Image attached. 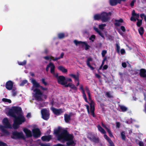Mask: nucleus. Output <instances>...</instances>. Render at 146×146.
<instances>
[{
  "instance_id": "obj_1",
  "label": "nucleus",
  "mask_w": 146,
  "mask_h": 146,
  "mask_svg": "<svg viewBox=\"0 0 146 146\" xmlns=\"http://www.w3.org/2000/svg\"><path fill=\"white\" fill-rule=\"evenodd\" d=\"M54 134L57 137L58 140L62 142L67 141L66 144L68 145H72L74 143L73 135L69 134L66 130L60 127L54 129Z\"/></svg>"
},
{
  "instance_id": "obj_2",
  "label": "nucleus",
  "mask_w": 146,
  "mask_h": 146,
  "mask_svg": "<svg viewBox=\"0 0 146 146\" xmlns=\"http://www.w3.org/2000/svg\"><path fill=\"white\" fill-rule=\"evenodd\" d=\"M8 115L13 117L15 119L13 127L15 129L17 128L19 125L21 124L25 121V119L23 115L21 109L20 108L15 107L13 110L10 111Z\"/></svg>"
},
{
  "instance_id": "obj_3",
  "label": "nucleus",
  "mask_w": 146,
  "mask_h": 146,
  "mask_svg": "<svg viewBox=\"0 0 146 146\" xmlns=\"http://www.w3.org/2000/svg\"><path fill=\"white\" fill-rule=\"evenodd\" d=\"M31 81L33 84L31 90L35 92L34 96L36 99L38 101H41L43 100V98L46 99L47 98V96L46 94H43L39 89L37 88L34 89L35 87L36 88L40 87V85L39 83L37 82L35 80L33 79L31 80Z\"/></svg>"
},
{
  "instance_id": "obj_4",
  "label": "nucleus",
  "mask_w": 146,
  "mask_h": 146,
  "mask_svg": "<svg viewBox=\"0 0 146 146\" xmlns=\"http://www.w3.org/2000/svg\"><path fill=\"white\" fill-rule=\"evenodd\" d=\"M85 91L87 93L88 97L89 100L90 102V112L89 111V107L88 106L86 105V106L88 112V114H90V113L91 115H92L93 117L95 116V115L94 113V102L91 100V97L90 91L89 90L88 88L87 87H86L85 88Z\"/></svg>"
},
{
  "instance_id": "obj_5",
  "label": "nucleus",
  "mask_w": 146,
  "mask_h": 146,
  "mask_svg": "<svg viewBox=\"0 0 146 146\" xmlns=\"http://www.w3.org/2000/svg\"><path fill=\"white\" fill-rule=\"evenodd\" d=\"M111 15V13L109 12L108 13L103 12L101 13V20L103 22L108 21L110 19V16Z\"/></svg>"
},
{
  "instance_id": "obj_6",
  "label": "nucleus",
  "mask_w": 146,
  "mask_h": 146,
  "mask_svg": "<svg viewBox=\"0 0 146 146\" xmlns=\"http://www.w3.org/2000/svg\"><path fill=\"white\" fill-rule=\"evenodd\" d=\"M50 67V72L51 73H52L54 77H56L57 79V78L59 76H58V74L55 73V66L54 64L51 62L46 67V70L47 71H48L49 68Z\"/></svg>"
},
{
  "instance_id": "obj_7",
  "label": "nucleus",
  "mask_w": 146,
  "mask_h": 146,
  "mask_svg": "<svg viewBox=\"0 0 146 146\" xmlns=\"http://www.w3.org/2000/svg\"><path fill=\"white\" fill-rule=\"evenodd\" d=\"M41 113L43 119L46 120L49 118V114L48 110L43 109L41 110Z\"/></svg>"
},
{
  "instance_id": "obj_8",
  "label": "nucleus",
  "mask_w": 146,
  "mask_h": 146,
  "mask_svg": "<svg viewBox=\"0 0 146 146\" xmlns=\"http://www.w3.org/2000/svg\"><path fill=\"white\" fill-rule=\"evenodd\" d=\"M87 137L90 140L94 142L98 143L99 141L98 138L96 137L94 134L92 133H88Z\"/></svg>"
},
{
  "instance_id": "obj_9",
  "label": "nucleus",
  "mask_w": 146,
  "mask_h": 146,
  "mask_svg": "<svg viewBox=\"0 0 146 146\" xmlns=\"http://www.w3.org/2000/svg\"><path fill=\"white\" fill-rule=\"evenodd\" d=\"M57 80L59 84L64 85L67 84V82L65 81V78L62 76H59L57 78Z\"/></svg>"
},
{
  "instance_id": "obj_10",
  "label": "nucleus",
  "mask_w": 146,
  "mask_h": 146,
  "mask_svg": "<svg viewBox=\"0 0 146 146\" xmlns=\"http://www.w3.org/2000/svg\"><path fill=\"white\" fill-rule=\"evenodd\" d=\"M33 136L35 137H38L40 135L39 130L38 128H35L32 130Z\"/></svg>"
},
{
  "instance_id": "obj_11",
  "label": "nucleus",
  "mask_w": 146,
  "mask_h": 146,
  "mask_svg": "<svg viewBox=\"0 0 146 146\" xmlns=\"http://www.w3.org/2000/svg\"><path fill=\"white\" fill-rule=\"evenodd\" d=\"M51 109L53 113L57 115H59L64 111V110L62 109H57L54 108H52Z\"/></svg>"
},
{
  "instance_id": "obj_12",
  "label": "nucleus",
  "mask_w": 146,
  "mask_h": 146,
  "mask_svg": "<svg viewBox=\"0 0 146 146\" xmlns=\"http://www.w3.org/2000/svg\"><path fill=\"white\" fill-rule=\"evenodd\" d=\"M2 122L5 127L8 128H11V125L9 122L7 118H4L2 121Z\"/></svg>"
},
{
  "instance_id": "obj_13",
  "label": "nucleus",
  "mask_w": 146,
  "mask_h": 146,
  "mask_svg": "<svg viewBox=\"0 0 146 146\" xmlns=\"http://www.w3.org/2000/svg\"><path fill=\"white\" fill-rule=\"evenodd\" d=\"M126 0H110V3L111 5L114 6L118 3H120L122 1H125Z\"/></svg>"
},
{
  "instance_id": "obj_14",
  "label": "nucleus",
  "mask_w": 146,
  "mask_h": 146,
  "mask_svg": "<svg viewBox=\"0 0 146 146\" xmlns=\"http://www.w3.org/2000/svg\"><path fill=\"white\" fill-rule=\"evenodd\" d=\"M23 131L27 137H31L32 136V134L31 131L27 128H24Z\"/></svg>"
},
{
  "instance_id": "obj_15",
  "label": "nucleus",
  "mask_w": 146,
  "mask_h": 146,
  "mask_svg": "<svg viewBox=\"0 0 146 146\" xmlns=\"http://www.w3.org/2000/svg\"><path fill=\"white\" fill-rule=\"evenodd\" d=\"M80 89L82 91V95H83V98H84L85 101L86 102H88V101L87 100V97H86V94L84 92V91L83 89V85L82 84H80Z\"/></svg>"
},
{
  "instance_id": "obj_16",
  "label": "nucleus",
  "mask_w": 146,
  "mask_h": 146,
  "mask_svg": "<svg viewBox=\"0 0 146 146\" xmlns=\"http://www.w3.org/2000/svg\"><path fill=\"white\" fill-rule=\"evenodd\" d=\"M13 86V83L11 81H8L6 84V87L7 89L9 90L12 89Z\"/></svg>"
},
{
  "instance_id": "obj_17",
  "label": "nucleus",
  "mask_w": 146,
  "mask_h": 146,
  "mask_svg": "<svg viewBox=\"0 0 146 146\" xmlns=\"http://www.w3.org/2000/svg\"><path fill=\"white\" fill-rule=\"evenodd\" d=\"M13 135L16 138H23L24 135L22 132H15L13 133Z\"/></svg>"
},
{
  "instance_id": "obj_18",
  "label": "nucleus",
  "mask_w": 146,
  "mask_h": 146,
  "mask_svg": "<svg viewBox=\"0 0 146 146\" xmlns=\"http://www.w3.org/2000/svg\"><path fill=\"white\" fill-rule=\"evenodd\" d=\"M51 138L52 136L50 135L43 136L41 137V139L42 141H49Z\"/></svg>"
},
{
  "instance_id": "obj_19",
  "label": "nucleus",
  "mask_w": 146,
  "mask_h": 146,
  "mask_svg": "<svg viewBox=\"0 0 146 146\" xmlns=\"http://www.w3.org/2000/svg\"><path fill=\"white\" fill-rule=\"evenodd\" d=\"M104 138L106 139L109 142L110 145V146H114L113 142L107 135L104 134Z\"/></svg>"
},
{
  "instance_id": "obj_20",
  "label": "nucleus",
  "mask_w": 146,
  "mask_h": 146,
  "mask_svg": "<svg viewBox=\"0 0 146 146\" xmlns=\"http://www.w3.org/2000/svg\"><path fill=\"white\" fill-rule=\"evenodd\" d=\"M140 75L141 76L146 78V70L144 69H141L140 70Z\"/></svg>"
},
{
  "instance_id": "obj_21",
  "label": "nucleus",
  "mask_w": 146,
  "mask_h": 146,
  "mask_svg": "<svg viewBox=\"0 0 146 146\" xmlns=\"http://www.w3.org/2000/svg\"><path fill=\"white\" fill-rule=\"evenodd\" d=\"M123 22V21L122 19H120L119 20H115V25L116 26H120Z\"/></svg>"
},
{
  "instance_id": "obj_22",
  "label": "nucleus",
  "mask_w": 146,
  "mask_h": 146,
  "mask_svg": "<svg viewBox=\"0 0 146 146\" xmlns=\"http://www.w3.org/2000/svg\"><path fill=\"white\" fill-rule=\"evenodd\" d=\"M102 125L107 130L108 132V133L109 134V136L110 137H113V135L112 134V133L111 132L110 130L105 125H104L103 123H102Z\"/></svg>"
},
{
  "instance_id": "obj_23",
  "label": "nucleus",
  "mask_w": 146,
  "mask_h": 146,
  "mask_svg": "<svg viewBox=\"0 0 146 146\" xmlns=\"http://www.w3.org/2000/svg\"><path fill=\"white\" fill-rule=\"evenodd\" d=\"M69 76L72 77L75 80V82L79 80V76L78 75H75L73 74H70Z\"/></svg>"
},
{
  "instance_id": "obj_24",
  "label": "nucleus",
  "mask_w": 146,
  "mask_h": 146,
  "mask_svg": "<svg viewBox=\"0 0 146 146\" xmlns=\"http://www.w3.org/2000/svg\"><path fill=\"white\" fill-rule=\"evenodd\" d=\"M64 117L65 121L67 123L69 122L70 119V116L69 115L65 114Z\"/></svg>"
},
{
  "instance_id": "obj_25",
  "label": "nucleus",
  "mask_w": 146,
  "mask_h": 146,
  "mask_svg": "<svg viewBox=\"0 0 146 146\" xmlns=\"http://www.w3.org/2000/svg\"><path fill=\"white\" fill-rule=\"evenodd\" d=\"M58 70L61 71L63 73L67 72V70L62 66H58Z\"/></svg>"
},
{
  "instance_id": "obj_26",
  "label": "nucleus",
  "mask_w": 146,
  "mask_h": 146,
  "mask_svg": "<svg viewBox=\"0 0 146 146\" xmlns=\"http://www.w3.org/2000/svg\"><path fill=\"white\" fill-rule=\"evenodd\" d=\"M94 29L95 31L97 32L102 37L104 38V36L103 35L98 28L96 27H94Z\"/></svg>"
},
{
  "instance_id": "obj_27",
  "label": "nucleus",
  "mask_w": 146,
  "mask_h": 146,
  "mask_svg": "<svg viewBox=\"0 0 146 146\" xmlns=\"http://www.w3.org/2000/svg\"><path fill=\"white\" fill-rule=\"evenodd\" d=\"M97 127L98 130L102 133L103 134H105L106 132L99 125L97 126Z\"/></svg>"
},
{
  "instance_id": "obj_28",
  "label": "nucleus",
  "mask_w": 146,
  "mask_h": 146,
  "mask_svg": "<svg viewBox=\"0 0 146 146\" xmlns=\"http://www.w3.org/2000/svg\"><path fill=\"white\" fill-rule=\"evenodd\" d=\"M82 46L85 47V50H87L89 49L90 46L87 43L85 42H83Z\"/></svg>"
},
{
  "instance_id": "obj_29",
  "label": "nucleus",
  "mask_w": 146,
  "mask_h": 146,
  "mask_svg": "<svg viewBox=\"0 0 146 146\" xmlns=\"http://www.w3.org/2000/svg\"><path fill=\"white\" fill-rule=\"evenodd\" d=\"M94 19L95 20H99L101 19V14H96L94 16Z\"/></svg>"
},
{
  "instance_id": "obj_30",
  "label": "nucleus",
  "mask_w": 146,
  "mask_h": 146,
  "mask_svg": "<svg viewBox=\"0 0 146 146\" xmlns=\"http://www.w3.org/2000/svg\"><path fill=\"white\" fill-rule=\"evenodd\" d=\"M74 42L76 46L79 45L80 46H82L83 42L81 41H78L76 40H74Z\"/></svg>"
},
{
  "instance_id": "obj_31",
  "label": "nucleus",
  "mask_w": 146,
  "mask_h": 146,
  "mask_svg": "<svg viewBox=\"0 0 146 146\" xmlns=\"http://www.w3.org/2000/svg\"><path fill=\"white\" fill-rule=\"evenodd\" d=\"M39 88L41 89V90H43V91H46V93L45 94H44L43 93V92H41L43 94H46V95H47V93H48V92L47 88H46L42 86H40ZM46 96H47V95H46Z\"/></svg>"
},
{
  "instance_id": "obj_32",
  "label": "nucleus",
  "mask_w": 146,
  "mask_h": 146,
  "mask_svg": "<svg viewBox=\"0 0 146 146\" xmlns=\"http://www.w3.org/2000/svg\"><path fill=\"white\" fill-rule=\"evenodd\" d=\"M69 87H70L71 88L75 90H77V88L75 86L74 84L71 83H69Z\"/></svg>"
},
{
  "instance_id": "obj_33",
  "label": "nucleus",
  "mask_w": 146,
  "mask_h": 146,
  "mask_svg": "<svg viewBox=\"0 0 146 146\" xmlns=\"http://www.w3.org/2000/svg\"><path fill=\"white\" fill-rule=\"evenodd\" d=\"M138 31L139 33L141 35H142L144 32V30L143 28L142 27H140L138 29Z\"/></svg>"
},
{
  "instance_id": "obj_34",
  "label": "nucleus",
  "mask_w": 146,
  "mask_h": 146,
  "mask_svg": "<svg viewBox=\"0 0 146 146\" xmlns=\"http://www.w3.org/2000/svg\"><path fill=\"white\" fill-rule=\"evenodd\" d=\"M4 127L1 125H0V129H1L2 131L5 133L7 134H9V132L6 130H4Z\"/></svg>"
},
{
  "instance_id": "obj_35",
  "label": "nucleus",
  "mask_w": 146,
  "mask_h": 146,
  "mask_svg": "<svg viewBox=\"0 0 146 146\" xmlns=\"http://www.w3.org/2000/svg\"><path fill=\"white\" fill-rule=\"evenodd\" d=\"M139 14H137L135 15L134 16V18L135 19V20H131V21H135L136 20H138V19L139 17Z\"/></svg>"
},
{
  "instance_id": "obj_36",
  "label": "nucleus",
  "mask_w": 146,
  "mask_h": 146,
  "mask_svg": "<svg viewBox=\"0 0 146 146\" xmlns=\"http://www.w3.org/2000/svg\"><path fill=\"white\" fill-rule=\"evenodd\" d=\"M106 26V25L105 24H101L99 25V28L103 30L104 29V27Z\"/></svg>"
},
{
  "instance_id": "obj_37",
  "label": "nucleus",
  "mask_w": 146,
  "mask_h": 146,
  "mask_svg": "<svg viewBox=\"0 0 146 146\" xmlns=\"http://www.w3.org/2000/svg\"><path fill=\"white\" fill-rule=\"evenodd\" d=\"M2 101L4 102H7L9 103H11V102L10 100L6 98H3Z\"/></svg>"
},
{
  "instance_id": "obj_38",
  "label": "nucleus",
  "mask_w": 146,
  "mask_h": 146,
  "mask_svg": "<svg viewBox=\"0 0 146 146\" xmlns=\"http://www.w3.org/2000/svg\"><path fill=\"white\" fill-rule=\"evenodd\" d=\"M12 95L13 96H14L16 95L17 92L16 89H13L12 91Z\"/></svg>"
},
{
  "instance_id": "obj_39",
  "label": "nucleus",
  "mask_w": 146,
  "mask_h": 146,
  "mask_svg": "<svg viewBox=\"0 0 146 146\" xmlns=\"http://www.w3.org/2000/svg\"><path fill=\"white\" fill-rule=\"evenodd\" d=\"M44 58L46 60H53V59H54L53 57H51L50 56H47L44 57Z\"/></svg>"
},
{
  "instance_id": "obj_40",
  "label": "nucleus",
  "mask_w": 146,
  "mask_h": 146,
  "mask_svg": "<svg viewBox=\"0 0 146 146\" xmlns=\"http://www.w3.org/2000/svg\"><path fill=\"white\" fill-rule=\"evenodd\" d=\"M120 107L123 111H125L127 110V108L123 106H120Z\"/></svg>"
},
{
  "instance_id": "obj_41",
  "label": "nucleus",
  "mask_w": 146,
  "mask_h": 146,
  "mask_svg": "<svg viewBox=\"0 0 146 146\" xmlns=\"http://www.w3.org/2000/svg\"><path fill=\"white\" fill-rule=\"evenodd\" d=\"M121 135L122 139L124 140L125 139V133L123 131L121 133Z\"/></svg>"
},
{
  "instance_id": "obj_42",
  "label": "nucleus",
  "mask_w": 146,
  "mask_h": 146,
  "mask_svg": "<svg viewBox=\"0 0 146 146\" xmlns=\"http://www.w3.org/2000/svg\"><path fill=\"white\" fill-rule=\"evenodd\" d=\"M136 13L135 12V10H133L132 12V16L131 17L130 19L131 20H135V19L134 18V16L135 15Z\"/></svg>"
},
{
  "instance_id": "obj_43",
  "label": "nucleus",
  "mask_w": 146,
  "mask_h": 146,
  "mask_svg": "<svg viewBox=\"0 0 146 146\" xmlns=\"http://www.w3.org/2000/svg\"><path fill=\"white\" fill-rule=\"evenodd\" d=\"M26 61L24 60L23 62H18V64L20 65H23L26 64Z\"/></svg>"
},
{
  "instance_id": "obj_44",
  "label": "nucleus",
  "mask_w": 146,
  "mask_h": 146,
  "mask_svg": "<svg viewBox=\"0 0 146 146\" xmlns=\"http://www.w3.org/2000/svg\"><path fill=\"white\" fill-rule=\"evenodd\" d=\"M65 36L64 34L62 33H59L58 34V37L59 38H62Z\"/></svg>"
},
{
  "instance_id": "obj_45",
  "label": "nucleus",
  "mask_w": 146,
  "mask_h": 146,
  "mask_svg": "<svg viewBox=\"0 0 146 146\" xmlns=\"http://www.w3.org/2000/svg\"><path fill=\"white\" fill-rule=\"evenodd\" d=\"M138 21L137 23V25L138 27H139L142 24V20H137Z\"/></svg>"
},
{
  "instance_id": "obj_46",
  "label": "nucleus",
  "mask_w": 146,
  "mask_h": 146,
  "mask_svg": "<svg viewBox=\"0 0 146 146\" xmlns=\"http://www.w3.org/2000/svg\"><path fill=\"white\" fill-rule=\"evenodd\" d=\"M64 54L63 53H62L60 56V57H57L55 58V59H53V60H58L60 58H62L64 56Z\"/></svg>"
},
{
  "instance_id": "obj_47",
  "label": "nucleus",
  "mask_w": 146,
  "mask_h": 146,
  "mask_svg": "<svg viewBox=\"0 0 146 146\" xmlns=\"http://www.w3.org/2000/svg\"><path fill=\"white\" fill-rule=\"evenodd\" d=\"M95 38V36L94 35H92L89 38L90 40H91L92 41H94Z\"/></svg>"
},
{
  "instance_id": "obj_48",
  "label": "nucleus",
  "mask_w": 146,
  "mask_h": 146,
  "mask_svg": "<svg viewBox=\"0 0 146 146\" xmlns=\"http://www.w3.org/2000/svg\"><path fill=\"white\" fill-rule=\"evenodd\" d=\"M116 46L117 48V50L118 52H119L120 50V47L119 44H116Z\"/></svg>"
},
{
  "instance_id": "obj_49",
  "label": "nucleus",
  "mask_w": 146,
  "mask_h": 146,
  "mask_svg": "<svg viewBox=\"0 0 146 146\" xmlns=\"http://www.w3.org/2000/svg\"><path fill=\"white\" fill-rule=\"evenodd\" d=\"M27 82V81L26 80H23L21 84H20V85L21 86H23L25 84H26Z\"/></svg>"
},
{
  "instance_id": "obj_50",
  "label": "nucleus",
  "mask_w": 146,
  "mask_h": 146,
  "mask_svg": "<svg viewBox=\"0 0 146 146\" xmlns=\"http://www.w3.org/2000/svg\"><path fill=\"white\" fill-rule=\"evenodd\" d=\"M41 82L42 83L45 85L46 86L47 85V83L45 81V79L44 78H42L41 79Z\"/></svg>"
},
{
  "instance_id": "obj_51",
  "label": "nucleus",
  "mask_w": 146,
  "mask_h": 146,
  "mask_svg": "<svg viewBox=\"0 0 146 146\" xmlns=\"http://www.w3.org/2000/svg\"><path fill=\"white\" fill-rule=\"evenodd\" d=\"M106 95L107 97L110 98H112V97L111 95L109 92H107L106 93Z\"/></svg>"
},
{
  "instance_id": "obj_52",
  "label": "nucleus",
  "mask_w": 146,
  "mask_h": 146,
  "mask_svg": "<svg viewBox=\"0 0 146 146\" xmlns=\"http://www.w3.org/2000/svg\"><path fill=\"white\" fill-rule=\"evenodd\" d=\"M107 53V51L106 50H103L102 52V54L103 57H104Z\"/></svg>"
},
{
  "instance_id": "obj_53",
  "label": "nucleus",
  "mask_w": 146,
  "mask_h": 146,
  "mask_svg": "<svg viewBox=\"0 0 146 146\" xmlns=\"http://www.w3.org/2000/svg\"><path fill=\"white\" fill-rule=\"evenodd\" d=\"M0 146H7V145L6 143L0 141Z\"/></svg>"
},
{
  "instance_id": "obj_54",
  "label": "nucleus",
  "mask_w": 146,
  "mask_h": 146,
  "mask_svg": "<svg viewBox=\"0 0 146 146\" xmlns=\"http://www.w3.org/2000/svg\"><path fill=\"white\" fill-rule=\"evenodd\" d=\"M108 66L107 65H104L103 66L102 69L103 70H106L107 69V68H108Z\"/></svg>"
},
{
  "instance_id": "obj_55",
  "label": "nucleus",
  "mask_w": 146,
  "mask_h": 146,
  "mask_svg": "<svg viewBox=\"0 0 146 146\" xmlns=\"http://www.w3.org/2000/svg\"><path fill=\"white\" fill-rule=\"evenodd\" d=\"M135 0H133L131 2L130 5L131 7L133 6L134 5V3L135 2Z\"/></svg>"
},
{
  "instance_id": "obj_56",
  "label": "nucleus",
  "mask_w": 146,
  "mask_h": 146,
  "mask_svg": "<svg viewBox=\"0 0 146 146\" xmlns=\"http://www.w3.org/2000/svg\"><path fill=\"white\" fill-rule=\"evenodd\" d=\"M120 52L121 54H123L125 53V51L124 49H122L121 50Z\"/></svg>"
},
{
  "instance_id": "obj_57",
  "label": "nucleus",
  "mask_w": 146,
  "mask_h": 146,
  "mask_svg": "<svg viewBox=\"0 0 146 146\" xmlns=\"http://www.w3.org/2000/svg\"><path fill=\"white\" fill-rule=\"evenodd\" d=\"M104 61L103 60L102 63V64L100 67L99 70H101L102 69V67L103 65L104 64Z\"/></svg>"
},
{
  "instance_id": "obj_58",
  "label": "nucleus",
  "mask_w": 146,
  "mask_h": 146,
  "mask_svg": "<svg viewBox=\"0 0 146 146\" xmlns=\"http://www.w3.org/2000/svg\"><path fill=\"white\" fill-rule=\"evenodd\" d=\"M121 29L123 32H125V27L123 26H121Z\"/></svg>"
},
{
  "instance_id": "obj_59",
  "label": "nucleus",
  "mask_w": 146,
  "mask_h": 146,
  "mask_svg": "<svg viewBox=\"0 0 146 146\" xmlns=\"http://www.w3.org/2000/svg\"><path fill=\"white\" fill-rule=\"evenodd\" d=\"M139 146H144L143 142L142 141H140L139 143Z\"/></svg>"
},
{
  "instance_id": "obj_60",
  "label": "nucleus",
  "mask_w": 146,
  "mask_h": 146,
  "mask_svg": "<svg viewBox=\"0 0 146 146\" xmlns=\"http://www.w3.org/2000/svg\"><path fill=\"white\" fill-rule=\"evenodd\" d=\"M122 66L123 67L125 68L126 67V64L125 62H123L122 64Z\"/></svg>"
},
{
  "instance_id": "obj_61",
  "label": "nucleus",
  "mask_w": 146,
  "mask_h": 146,
  "mask_svg": "<svg viewBox=\"0 0 146 146\" xmlns=\"http://www.w3.org/2000/svg\"><path fill=\"white\" fill-rule=\"evenodd\" d=\"M31 115L30 113H28L27 115V117L28 118H29L31 117Z\"/></svg>"
},
{
  "instance_id": "obj_62",
  "label": "nucleus",
  "mask_w": 146,
  "mask_h": 146,
  "mask_svg": "<svg viewBox=\"0 0 146 146\" xmlns=\"http://www.w3.org/2000/svg\"><path fill=\"white\" fill-rule=\"evenodd\" d=\"M66 80L67 81H68V82H72V80L71 78H67L66 79Z\"/></svg>"
},
{
  "instance_id": "obj_63",
  "label": "nucleus",
  "mask_w": 146,
  "mask_h": 146,
  "mask_svg": "<svg viewBox=\"0 0 146 146\" xmlns=\"http://www.w3.org/2000/svg\"><path fill=\"white\" fill-rule=\"evenodd\" d=\"M140 16L141 17L142 19H143V17H144V18H145V15L143 13L141 14L140 15Z\"/></svg>"
},
{
  "instance_id": "obj_64",
  "label": "nucleus",
  "mask_w": 146,
  "mask_h": 146,
  "mask_svg": "<svg viewBox=\"0 0 146 146\" xmlns=\"http://www.w3.org/2000/svg\"><path fill=\"white\" fill-rule=\"evenodd\" d=\"M41 146H50V145L48 144H42L41 145Z\"/></svg>"
}]
</instances>
